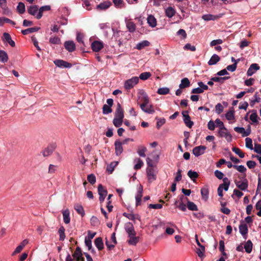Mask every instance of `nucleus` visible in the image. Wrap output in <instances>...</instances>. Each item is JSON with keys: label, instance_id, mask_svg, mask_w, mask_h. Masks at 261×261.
Listing matches in <instances>:
<instances>
[{"label": "nucleus", "instance_id": "0eeeda50", "mask_svg": "<svg viewBox=\"0 0 261 261\" xmlns=\"http://www.w3.org/2000/svg\"><path fill=\"white\" fill-rule=\"evenodd\" d=\"M206 147L205 146L200 145L196 146L193 149V153L196 156H198L204 154Z\"/></svg>", "mask_w": 261, "mask_h": 261}, {"label": "nucleus", "instance_id": "0e129e2a", "mask_svg": "<svg viewBox=\"0 0 261 261\" xmlns=\"http://www.w3.org/2000/svg\"><path fill=\"white\" fill-rule=\"evenodd\" d=\"M215 109L216 113L220 114L223 111L224 108L220 103H219L216 105Z\"/></svg>", "mask_w": 261, "mask_h": 261}, {"label": "nucleus", "instance_id": "4468645a", "mask_svg": "<svg viewBox=\"0 0 261 261\" xmlns=\"http://www.w3.org/2000/svg\"><path fill=\"white\" fill-rule=\"evenodd\" d=\"M55 149V146L54 145H48L44 150L42 151L43 156L46 157L49 156L52 154Z\"/></svg>", "mask_w": 261, "mask_h": 261}, {"label": "nucleus", "instance_id": "69168bd1", "mask_svg": "<svg viewBox=\"0 0 261 261\" xmlns=\"http://www.w3.org/2000/svg\"><path fill=\"white\" fill-rule=\"evenodd\" d=\"M233 168L241 173H244L246 171V168L243 165H233Z\"/></svg>", "mask_w": 261, "mask_h": 261}, {"label": "nucleus", "instance_id": "423d86ee", "mask_svg": "<svg viewBox=\"0 0 261 261\" xmlns=\"http://www.w3.org/2000/svg\"><path fill=\"white\" fill-rule=\"evenodd\" d=\"M146 174L149 182H152L156 179V175L154 173L153 168H147Z\"/></svg>", "mask_w": 261, "mask_h": 261}, {"label": "nucleus", "instance_id": "37998d69", "mask_svg": "<svg viewBox=\"0 0 261 261\" xmlns=\"http://www.w3.org/2000/svg\"><path fill=\"white\" fill-rule=\"evenodd\" d=\"M65 229L63 226H61L59 228V229L58 230V233L60 236L59 240L60 241H63V240H64V239L65 238Z\"/></svg>", "mask_w": 261, "mask_h": 261}, {"label": "nucleus", "instance_id": "8fccbe9b", "mask_svg": "<svg viewBox=\"0 0 261 261\" xmlns=\"http://www.w3.org/2000/svg\"><path fill=\"white\" fill-rule=\"evenodd\" d=\"M170 90L167 87L160 88L158 89L157 93L160 95H166L169 93Z\"/></svg>", "mask_w": 261, "mask_h": 261}, {"label": "nucleus", "instance_id": "6e6d98bb", "mask_svg": "<svg viewBox=\"0 0 261 261\" xmlns=\"http://www.w3.org/2000/svg\"><path fill=\"white\" fill-rule=\"evenodd\" d=\"M258 119L259 118L258 117L257 113L256 111H254V112L252 113L250 116V119L254 123H257Z\"/></svg>", "mask_w": 261, "mask_h": 261}, {"label": "nucleus", "instance_id": "a18cd8bd", "mask_svg": "<svg viewBox=\"0 0 261 261\" xmlns=\"http://www.w3.org/2000/svg\"><path fill=\"white\" fill-rule=\"evenodd\" d=\"M230 79V76H224V77H214L211 79V80L215 82H219L222 84L225 80Z\"/></svg>", "mask_w": 261, "mask_h": 261}, {"label": "nucleus", "instance_id": "13d9d810", "mask_svg": "<svg viewBox=\"0 0 261 261\" xmlns=\"http://www.w3.org/2000/svg\"><path fill=\"white\" fill-rule=\"evenodd\" d=\"M225 117L228 120H232L234 119V111L230 110L225 114Z\"/></svg>", "mask_w": 261, "mask_h": 261}, {"label": "nucleus", "instance_id": "b1692460", "mask_svg": "<svg viewBox=\"0 0 261 261\" xmlns=\"http://www.w3.org/2000/svg\"><path fill=\"white\" fill-rule=\"evenodd\" d=\"M147 23L152 28H154L156 25V20L155 18L152 15H149L147 17Z\"/></svg>", "mask_w": 261, "mask_h": 261}, {"label": "nucleus", "instance_id": "603ef678", "mask_svg": "<svg viewBox=\"0 0 261 261\" xmlns=\"http://www.w3.org/2000/svg\"><path fill=\"white\" fill-rule=\"evenodd\" d=\"M17 10L20 14H23L25 12V5L23 3L20 2L17 6Z\"/></svg>", "mask_w": 261, "mask_h": 261}, {"label": "nucleus", "instance_id": "4be33fe9", "mask_svg": "<svg viewBox=\"0 0 261 261\" xmlns=\"http://www.w3.org/2000/svg\"><path fill=\"white\" fill-rule=\"evenodd\" d=\"M63 216V221L65 224H69L70 222V212L68 209L65 210L62 212Z\"/></svg>", "mask_w": 261, "mask_h": 261}, {"label": "nucleus", "instance_id": "a211bd4d", "mask_svg": "<svg viewBox=\"0 0 261 261\" xmlns=\"http://www.w3.org/2000/svg\"><path fill=\"white\" fill-rule=\"evenodd\" d=\"M142 193H143V187L140 186L139 188L137 194L136 196V205L138 206L141 204L142 197Z\"/></svg>", "mask_w": 261, "mask_h": 261}, {"label": "nucleus", "instance_id": "bb28decb", "mask_svg": "<svg viewBox=\"0 0 261 261\" xmlns=\"http://www.w3.org/2000/svg\"><path fill=\"white\" fill-rule=\"evenodd\" d=\"M123 216L127 218L128 219L135 221L136 219L140 220V217L139 215H134L133 214L124 213Z\"/></svg>", "mask_w": 261, "mask_h": 261}, {"label": "nucleus", "instance_id": "7c9ffc66", "mask_svg": "<svg viewBox=\"0 0 261 261\" xmlns=\"http://www.w3.org/2000/svg\"><path fill=\"white\" fill-rule=\"evenodd\" d=\"M124 228L127 233H130L135 231L133 224L130 222L126 223L125 224Z\"/></svg>", "mask_w": 261, "mask_h": 261}, {"label": "nucleus", "instance_id": "052dcab7", "mask_svg": "<svg viewBox=\"0 0 261 261\" xmlns=\"http://www.w3.org/2000/svg\"><path fill=\"white\" fill-rule=\"evenodd\" d=\"M115 6L117 8H121L123 6V0H113Z\"/></svg>", "mask_w": 261, "mask_h": 261}, {"label": "nucleus", "instance_id": "6ab92c4d", "mask_svg": "<svg viewBox=\"0 0 261 261\" xmlns=\"http://www.w3.org/2000/svg\"><path fill=\"white\" fill-rule=\"evenodd\" d=\"M126 28L128 30L132 33L136 30V24L131 20H125Z\"/></svg>", "mask_w": 261, "mask_h": 261}, {"label": "nucleus", "instance_id": "c85d7f7f", "mask_svg": "<svg viewBox=\"0 0 261 261\" xmlns=\"http://www.w3.org/2000/svg\"><path fill=\"white\" fill-rule=\"evenodd\" d=\"M40 29L39 27H33V28H30L27 29L22 30L21 33L23 35H26L30 33H32L34 32H37Z\"/></svg>", "mask_w": 261, "mask_h": 261}, {"label": "nucleus", "instance_id": "338daca9", "mask_svg": "<svg viewBox=\"0 0 261 261\" xmlns=\"http://www.w3.org/2000/svg\"><path fill=\"white\" fill-rule=\"evenodd\" d=\"M255 208L259 211L257 213V215L261 217V199L258 200L255 204Z\"/></svg>", "mask_w": 261, "mask_h": 261}, {"label": "nucleus", "instance_id": "680f3d73", "mask_svg": "<svg viewBox=\"0 0 261 261\" xmlns=\"http://www.w3.org/2000/svg\"><path fill=\"white\" fill-rule=\"evenodd\" d=\"M246 142V147L247 148H249L251 150H252L253 149V145H252V141L251 138H246L245 139Z\"/></svg>", "mask_w": 261, "mask_h": 261}, {"label": "nucleus", "instance_id": "1a4fd4ad", "mask_svg": "<svg viewBox=\"0 0 261 261\" xmlns=\"http://www.w3.org/2000/svg\"><path fill=\"white\" fill-rule=\"evenodd\" d=\"M103 47L102 42L99 41H94L91 44V48L95 52H98Z\"/></svg>", "mask_w": 261, "mask_h": 261}, {"label": "nucleus", "instance_id": "dca6fc26", "mask_svg": "<svg viewBox=\"0 0 261 261\" xmlns=\"http://www.w3.org/2000/svg\"><path fill=\"white\" fill-rule=\"evenodd\" d=\"M50 10V6H48V5H46V6H42L40 8V9H39V11L37 13V14L36 15V18L38 19H40L42 15H43V13L44 12V11H49Z\"/></svg>", "mask_w": 261, "mask_h": 261}, {"label": "nucleus", "instance_id": "cd10ccee", "mask_svg": "<svg viewBox=\"0 0 261 261\" xmlns=\"http://www.w3.org/2000/svg\"><path fill=\"white\" fill-rule=\"evenodd\" d=\"M220 60V58L216 54L213 55L208 62L209 65H213L218 63Z\"/></svg>", "mask_w": 261, "mask_h": 261}, {"label": "nucleus", "instance_id": "c756f323", "mask_svg": "<svg viewBox=\"0 0 261 261\" xmlns=\"http://www.w3.org/2000/svg\"><path fill=\"white\" fill-rule=\"evenodd\" d=\"M166 15L169 17L171 18L175 14V10L171 7H168L165 10Z\"/></svg>", "mask_w": 261, "mask_h": 261}, {"label": "nucleus", "instance_id": "ddd939ff", "mask_svg": "<svg viewBox=\"0 0 261 261\" xmlns=\"http://www.w3.org/2000/svg\"><path fill=\"white\" fill-rule=\"evenodd\" d=\"M141 100L142 102V103L140 105L141 109H143V108H144L145 107H147V105L149 104V99L147 95L145 93L143 92L142 93Z\"/></svg>", "mask_w": 261, "mask_h": 261}, {"label": "nucleus", "instance_id": "774afa93", "mask_svg": "<svg viewBox=\"0 0 261 261\" xmlns=\"http://www.w3.org/2000/svg\"><path fill=\"white\" fill-rule=\"evenodd\" d=\"M49 42L53 44H58L60 43V39L58 37L50 38L49 39Z\"/></svg>", "mask_w": 261, "mask_h": 261}, {"label": "nucleus", "instance_id": "72a5a7b5", "mask_svg": "<svg viewBox=\"0 0 261 261\" xmlns=\"http://www.w3.org/2000/svg\"><path fill=\"white\" fill-rule=\"evenodd\" d=\"M141 110L145 113L148 114H153L155 112L153 107L152 105H148L147 107H145Z\"/></svg>", "mask_w": 261, "mask_h": 261}, {"label": "nucleus", "instance_id": "ea45409f", "mask_svg": "<svg viewBox=\"0 0 261 261\" xmlns=\"http://www.w3.org/2000/svg\"><path fill=\"white\" fill-rule=\"evenodd\" d=\"M150 42L149 41L144 40L137 45V48L139 50H141L145 47L148 46Z\"/></svg>", "mask_w": 261, "mask_h": 261}, {"label": "nucleus", "instance_id": "aec40b11", "mask_svg": "<svg viewBox=\"0 0 261 261\" xmlns=\"http://www.w3.org/2000/svg\"><path fill=\"white\" fill-rule=\"evenodd\" d=\"M112 5L111 3L109 1H106L101 3L97 6V9L99 10H105L109 8Z\"/></svg>", "mask_w": 261, "mask_h": 261}, {"label": "nucleus", "instance_id": "bf43d9fd", "mask_svg": "<svg viewBox=\"0 0 261 261\" xmlns=\"http://www.w3.org/2000/svg\"><path fill=\"white\" fill-rule=\"evenodd\" d=\"M144 165L143 162L140 159H137V163L134 166V169L136 170H139Z\"/></svg>", "mask_w": 261, "mask_h": 261}, {"label": "nucleus", "instance_id": "4d7b16f0", "mask_svg": "<svg viewBox=\"0 0 261 261\" xmlns=\"http://www.w3.org/2000/svg\"><path fill=\"white\" fill-rule=\"evenodd\" d=\"M123 123V119H119V118H114L113 120V123L116 127H120Z\"/></svg>", "mask_w": 261, "mask_h": 261}, {"label": "nucleus", "instance_id": "2eb2a0df", "mask_svg": "<svg viewBox=\"0 0 261 261\" xmlns=\"http://www.w3.org/2000/svg\"><path fill=\"white\" fill-rule=\"evenodd\" d=\"M239 228L240 232L246 239L247 238V234L248 232V229L247 224L244 223L241 224L239 226Z\"/></svg>", "mask_w": 261, "mask_h": 261}, {"label": "nucleus", "instance_id": "f03ea898", "mask_svg": "<svg viewBox=\"0 0 261 261\" xmlns=\"http://www.w3.org/2000/svg\"><path fill=\"white\" fill-rule=\"evenodd\" d=\"M139 82V77L133 76L130 79L126 80L124 84V88L126 90H129L133 88Z\"/></svg>", "mask_w": 261, "mask_h": 261}, {"label": "nucleus", "instance_id": "20e7f679", "mask_svg": "<svg viewBox=\"0 0 261 261\" xmlns=\"http://www.w3.org/2000/svg\"><path fill=\"white\" fill-rule=\"evenodd\" d=\"M218 136L220 137H224L227 142H230L232 141V137L231 135L227 130H219L218 132Z\"/></svg>", "mask_w": 261, "mask_h": 261}, {"label": "nucleus", "instance_id": "79ce46f5", "mask_svg": "<svg viewBox=\"0 0 261 261\" xmlns=\"http://www.w3.org/2000/svg\"><path fill=\"white\" fill-rule=\"evenodd\" d=\"M146 150L147 148L146 147L143 146H139L137 152L140 156L145 157L146 156L145 152L146 151Z\"/></svg>", "mask_w": 261, "mask_h": 261}, {"label": "nucleus", "instance_id": "58836bf2", "mask_svg": "<svg viewBox=\"0 0 261 261\" xmlns=\"http://www.w3.org/2000/svg\"><path fill=\"white\" fill-rule=\"evenodd\" d=\"M118 162H113L111 163L110 164L108 165L107 168V171L110 173H112L115 167L117 165Z\"/></svg>", "mask_w": 261, "mask_h": 261}, {"label": "nucleus", "instance_id": "393cba45", "mask_svg": "<svg viewBox=\"0 0 261 261\" xmlns=\"http://www.w3.org/2000/svg\"><path fill=\"white\" fill-rule=\"evenodd\" d=\"M190 86V82L187 77H185L181 80V83L179 85L180 89H184Z\"/></svg>", "mask_w": 261, "mask_h": 261}, {"label": "nucleus", "instance_id": "f257e3e1", "mask_svg": "<svg viewBox=\"0 0 261 261\" xmlns=\"http://www.w3.org/2000/svg\"><path fill=\"white\" fill-rule=\"evenodd\" d=\"M240 179L241 180H238L235 179L234 182L237 186V187L242 191H246L247 190L248 186V180L246 178V174H244V175L241 177L239 176Z\"/></svg>", "mask_w": 261, "mask_h": 261}, {"label": "nucleus", "instance_id": "473e14b6", "mask_svg": "<svg viewBox=\"0 0 261 261\" xmlns=\"http://www.w3.org/2000/svg\"><path fill=\"white\" fill-rule=\"evenodd\" d=\"M208 190L206 187H203L201 189V194L203 199L206 201L208 198Z\"/></svg>", "mask_w": 261, "mask_h": 261}, {"label": "nucleus", "instance_id": "09e8293b", "mask_svg": "<svg viewBox=\"0 0 261 261\" xmlns=\"http://www.w3.org/2000/svg\"><path fill=\"white\" fill-rule=\"evenodd\" d=\"M187 174L188 176L194 181H195V179L198 177V174L196 172L193 171L192 170H189Z\"/></svg>", "mask_w": 261, "mask_h": 261}, {"label": "nucleus", "instance_id": "412c9836", "mask_svg": "<svg viewBox=\"0 0 261 261\" xmlns=\"http://www.w3.org/2000/svg\"><path fill=\"white\" fill-rule=\"evenodd\" d=\"M220 17V15H214L210 14H205L202 16V18L205 21L215 20Z\"/></svg>", "mask_w": 261, "mask_h": 261}, {"label": "nucleus", "instance_id": "5fc2aeb1", "mask_svg": "<svg viewBox=\"0 0 261 261\" xmlns=\"http://www.w3.org/2000/svg\"><path fill=\"white\" fill-rule=\"evenodd\" d=\"M151 74L149 72H144L140 74L139 77L142 80H146L151 76Z\"/></svg>", "mask_w": 261, "mask_h": 261}, {"label": "nucleus", "instance_id": "de8ad7c7", "mask_svg": "<svg viewBox=\"0 0 261 261\" xmlns=\"http://www.w3.org/2000/svg\"><path fill=\"white\" fill-rule=\"evenodd\" d=\"M232 150L237 154H238L240 158H243L245 156V154L244 152L242 151V150L236 147H234L232 148Z\"/></svg>", "mask_w": 261, "mask_h": 261}, {"label": "nucleus", "instance_id": "49530a36", "mask_svg": "<svg viewBox=\"0 0 261 261\" xmlns=\"http://www.w3.org/2000/svg\"><path fill=\"white\" fill-rule=\"evenodd\" d=\"M184 121L186 126L189 128H191L194 124L193 122L191 120V118L189 115H187L186 118L184 119Z\"/></svg>", "mask_w": 261, "mask_h": 261}, {"label": "nucleus", "instance_id": "4c0bfd02", "mask_svg": "<svg viewBox=\"0 0 261 261\" xmlns=\"http://www.w3.org/2000/svg\"><path fill=\"white\" fill-rule=\"evenodd\" d=\"M74 209L79 214L82 216V217H83L85 215V211L84 208L81 205H75Z\"/></svg>", "mask_w": 261, "mask_h": 261}, {"label": "nucleus", "instance_id": "9b49d317", "mask_svg": "<svg viewBox=\"0 0 261 261\" xmlns=\"http://www.w3.org/2000/svg\"><path fill=\"white\" fill-rule=\"evenodd\" d=\"M115 153L116 155H120L123 152L122 143L118 140H116L114 143Z\"/></svg>", "mask_w": 261, "mask_h": 261}, {"label": "nucleus", "instance_id": "e2e57ef3", "mask_svg": "<svg viewBox=\"0 0 261 261\" xmlns=\"http://www.w3.org/2000/svg\"><path fill=\"white\" fill-rule=\"evenodd\" d=\"M87 180L91 185H93L96 182V177L93 174H89L87 176Z\"/></svg>", "mask_w": 261, "mask_h": 261}, {"label": "nucleus", "instance_id": "c9c22d12", "mask_svg": "<svg viewBox=\"0 0 261 261\" xmlns=\"http://www.w3.org/2000/svg\"><path fill=\"white\" fill-rule=\"evenodd\" d=\"M8 60V56L7 53L4 50H0V61L6 63Z\"/></svg>", "mask_w": 261, "mask_h": 261}, {"label": "nucleus", "instance_id": "f8f14e48", "mask_svg": "<svg viewBox=\"0 0 261 261\" xmlns=\"http://www.w3.org/2000/svg\"><path fill=\"white\" fill-rule=\"evenodd\" d=\"M259 66L257 64H252L247 70V74L248 76L252 75L257 70L259 69Z\"/></svg>", "mask_w": 261, "mask_h": 261}, {"label": "nucleus", "instance_id": "6e6552de", "mask_svg": "<svg viewBox=\"0 0 261 261\" xmlns=\"http://www.w3.org/2000/svg\"><path fill=\"white\" fill-rule=\"evenodd\" d=\"M114 118H119V119H123L124 118L123 110L119 102L117 105Z\"/></svg>", "mask_w": 261, "mask_h": 261}, {"label": "nucleus", "instance_id": "5701e85b", "mask_svg": "<svg viewBox=\"0 0 261 261\" xmlns=\"http://www.w3.org/2000/svg\"><path fill=\"white\" fill-rule=\"evenodd\" d=\"M39 9L37 5H32L28 7V12L32 15H36Z\"/></svg>", "mask_w": 261, "mask_h": 261}, {"label": "nucleus", "instance_id": "a19ab883", "mask_svg": "<svg viewBox=\"0 0 261 261\" xmlns=\"http://www.w3.org/2000/svg\"><path fill=\"white\" fill-rule=\"evenodd\" d=\"M187 206L188 208L190 211H194L198 210L197 206L192 201H188Z\"/></svg>", "mask_w": 261, "mask_h": 261}, {"label": "nucleus", "instance_id": "9d476101", "mask_svg": "<svg viewBox=\"0 0 261 261\" xmlns=\"http://www.w3.org/2000/svg\"><path fill=\"white\" fill-rule=\"evenodd\" d=\"M64 45L65 49L69 52H73L75 49V44L73 41H66Z\"/></svg>", "mask_w": 261, "mask_h": 261}, {"label": "nucleus", "instance_id": "2f4dec72", "mask_svg": "<svg viewBox=\"0 0 261 261\" xmlns=\"http://www.w3.org/2000/svg\"><path fill=\"white\" fill-rule=\"evenodd\" d=\"M252 242L250 240H248L244 245L245 251L248 253H251L252 250Z\"/></svg>", "mask_w": 261, "mask_h": 261}, {"label": "nucleus", "instance_id": "e433bc0d", "mask_svg": "<svg viewBox=\"0 0 261 261\" xmlns=\"http://www.w3.org/2000/svg\"><path fill=\"white\" fill-rule=\"evenodd\" d=\"M175 205H176V207L178 208L180 210L185 212L187 209L186 205L183 202V201H175Z\"/></svg>", "mask_w": 261, "mask_h": 261}, {"label": "nucleus", "instance_id": "a878e982", "mask_svg": "<svg viewBox=\"0 0 261 261\" xmlns=\"http://www.w3.org/2000/svg\"><path fill=\"white\" fill-rule=\"evenodd\" d=\"M94 244L98 250H101L103 248V243L102 238L98 237L95 239Z\"/></svg>", "mask_w": 261, "mask_h": 261}, {"label": "nucleus", "instance_id": "f704fd0d", "mask_svg": "<svg viewBox=\"0 0 261 261\" xmlns=\"http://www.w3.org/2000/svg\"><path fill=\"white\" fill-rule=\"evenodd\" d=\"M223 184H220L222 185V189H224L225 191L228 190L229 186L230 185V181L228 178L225 177L223 179Z\"/></svg>", "mask_w": 261, "mask_h": 261}, {"label": "nucleus", "instance_id": "864d4df0", "mask_svg": "<svg viewBox=\"0 0 261 261\" xmlns=\"http://www.w3.org/2000/svg\"><path fill=\"white\" fill-rule=\"evenodd\" d=\"M111 107L106 104L104 105L102 107V113L105 115L111 113L112 112V109Z\"/></svg>", "mask_w": 261, "mask_h": 261}, {"label": "nucleus", "instance_id": "7ed1b4c3", "mask_svg": "<svg viewBox=\"0 0 261 261\" xmlns=\"http://www.w3.org/2000/svg\"><path fill=\"white\" fill-rule=\"evenodd\" d=\"M98 192L99 195V201L100 202H103L106 195H107V190L104 188L101 184H99L98 186Z\"/></svg>", "mask_w": 261, "mask_h": 261}, {"label": "nucleus", "instance_id": "c03bdc74", "mask_svg": "<svg viewBox=\"0 0 261 261\" xmlns=\"http://www.w3.org/2000/svg\"><path fill=\"white\" fill-rule=\"evenodd\" d=\"M215 122L216 124V126L219 128V130H221V129L227 130V128H226L224 126L223 122L222 121H221V120L220 119H219V118L216 119Z\"/></svg>", "mask_w": 261, "mask_h": 261}, {"label": "nucleus", "instance_id": "3c124183", "mask_svg": "<svg viewBox=\"0 0 261 261\" xmlns=\"http://www.w3.org/2000/svg\"><path fill=\"white\" fill-rule=\"evenodd\" d=\"M139 237L135 236L134 237H132V238L129 239L127 241V242L129 245L135 246L139 242Z\"/></svg>", "mask_w": 261, "mask_h": 261}, {"label": "nucleus", "instance_id": "f3484780", "mask_svg": "<svg viewBox=\"0 0 261 261\" xmlns=\"http://www.w3.org/2000/svg\"><path fill=\"white\" fill-rule=\"evenodd\" d=\"M3 40L4 41H6L12 47H14L15 46V43L14 41L12 40L11 36L8 33H4L3 34Z\"/></svg>", "mask_w": 261, "mask_h": 261}, {"label": "nucleus", "instance_id": "39448f33", "mask_svg": "<svg viewBox=\"0 0 261 261\" xmlns=\"http://www.w3.org/2000/svg\"><path fill=\"white\" fill-rule=\"evenodd\" d=\"M54 63L58 67L60 68H68L71 67L72 64L67 61L63 60H55Z\"/></svg>", "mask_w": 261, "mask_h": 261}]
</instances>
